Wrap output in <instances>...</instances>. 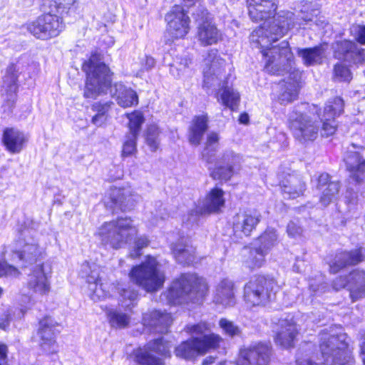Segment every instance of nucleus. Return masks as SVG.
<instances>
[{
    "instance_id": "8fccbe9b",
    "label": "nucleus",
    "mask_w": 365,
    "mask_h": 365,
    "mask_svg": "<svg viewBox=\"0 0 365 365\" xmlns=\"http://www.w3.org/2000/svg\"><path fill=\"white\" fill-rule=\"evenodd\" d=\"M137 361L142 365H164L158 358L152 355L149 351H140L136 355Z\"/></svg>"
},
{
    "instance_id": "412c9836",
    "label": "nucleus",
    "mask_w": 365,
    "mask_h": 365,
    "mask_svg": "<svg viewBox=\"0 0 365 365\" xmlns=\"http://www.w3.org/2000/svg\"><path fill=\"white\" fill-rule=\"evenodd\" d=\"M351 144L344 155V160L349 173V179L359 185L365 181V159Z\"/></svg>"
},
{
    "instance_id": "c9c22d12",
    "label": "nucleus",
    "mask_w": 365,
    "mask_h": 365,
    "mask_svg": "<svg viewBox=\"0 0 365 365\" xmlns=\"http://www.w3.org/2000/svg\"><path fill=\"white\" fill-rule=\"evenodd\" d=\"M207 115L195 116L189 128L188 139L190 143L194 145L200 144L202 138L208 128Z\"/></svg>"
},
{
    "instance_id": "2eb2a0df",
    "label": "nucleus",
    "mask_w": 365,
    "mask_h": 365,
    "mask_svg": "<svg viewBox=\"0 0 365 365\" xmlns=\"http://www.w3.org/2000/svg\"><path fill=\"white\" fill-rule=\"evenodd\" d=\"M225 61L217 55V50L209 51L205 58L203 68V87L207 89L220 86L222 76H224Z\"/></svg>"
},
{
    "instance_id": "680f3d73",
    "label": "nucleus",
    "mask_w": 365,
    "mask_h": 365,
    "mask_svg": "<svg viewBox=\"0 0 365 365\" xmlns=\"http://www.w3.org/2000/svg\"><path fill=\"white\" fill-rule=\"evenodd\" d=\"M287 231L289 236L296 237L297 235H300V233L302 232V228L299 226H298L295 222H290L287 225Z\"/></svg>"
},
{
    "instance_id": "2f4dec72",
    "label": "nucleus",
    "mask_w": 365,
    "mask_h": 365,
    "mask_svg": "<svg viewBox=\"0 0 365 365\" xmlns=\"http://www.w3.org/2000/svg\"><path fill=\"white\" fill-rule=\"evenodd\" d=\"M26 141L24 133L17 129L7 128L4 130L2 143L11 153H19Z\"/></svg>"
},
{
    "instance_id": "f8f14e48",
    "label": "nucleus",
    "mask_w": 365,
    "mask_h": 365,
    "mask_svg": "<svg viewBox=\"0 0 365 365\" xmlns=\"http://www.w3.org/2000/svg\"><path fill=\"white\" fill-rule=\"evenodd\" d=\"M272 350L269 343L255 342L240 350L237 365H269Z\"/></svg>"
},
{
    "instance_id": "e433bc0d",
    "label": "nucleus",
    "mask_w": 365,
    "mask_h": 365,
    "mask_svg": "<svg viewBox=\"0 0 365 365\" xmlns=\"http://www.w3.org/2000/svg\"><path fill=\"white\" fill-rule=\"evenodd\" d=\"M324 51L322 45L312 48H297V56L302 58L303 63L307 66L322 63L324 57Z\"/></svg>"
},
{
    "instance_id": "b1692460",
    "label": "nucleus",
    "mask_w": 365,
    "mask_h": 365,
    "mask_svg": "<svg viewBox=\"0 0 365 365\" xmlns=\"http://www.w3.org/2000/svg\"><path fill=\"white\" fill-rule=\"evenodd\" d=\"M334 55L337 59L354 64L363 63L365 61L364 49L348 40L336 43Z\"/></svg>"
},
{
    "instance_id": "ea45409f",
    "label": "nucleus",
    "mask_w": 365,
    "mask_h": 365,
    "mask_svg": "<svg viewBox=\"0 0 365 365\" xmlns=\"http://www.w3.org/2000/svg\"><path fill=\"white\" fill-rule=\"evenodd\" d=\"M298 95V83L297 80L292 82H284L280 86L278 101L281 104H287L294 101Z\"/></svg>"
},
{
    "instance_id": "bb28decb",
    "label": "nucleus",
    "mask_w": 365,
    "mask_h": 365,
    "mask_svg": "<svg viewBox=\"0 0 365 365\" xmlns=\"http://www.w3.org/2000/svg\"><path fill=\"white\" fill-rule=\"evenodd\" d=\"M256 245L252 242L249 245L245 246L240 252L242 264L252 270L262 267L265 263V257L267 255Z\"/></svg>"
},
{
    "instance_id": "c85d7f7f",
    "label": "nucleus",
    "mask_w": 365,
    "mask_h": 365,
    "mask_svg": "<svg viewBox=\"0 0 365 365\" xmlns=\"http://www.w3.org/2000/svg\"><path fill=\"white\" fill-rule=\"evenodd\" d=\"M213 302L224 307H232L235 304V284L232 280L223 279L216 285Z\"/></svg>"
},
{
    "instance_id": "338daca9",
    "label": "nucleus",
    "mask_w": 365,
    "mask_h": 365,
    "mask_svg": "<svg viewBox=\"0 0 365 365\" xmlns=\"http://www.w3.org/2000/svg\"><path fill=\"white\" fill-rule=\"evenodd\" d=\"M107 120V115L96 114L92 118V123L97 126L102 125Z\"/></svg>"
},
{
    "instance_id": "58836bf2",
    "label": "nucleus",
    "mask_w": 365,
    "mask_h": 365,
    "mask_svg": "<svg viewBox=\"0 0 365 365\" xmlns=\"http://www.w3.org/2000/svg\"><path fill=\"white\" fill-rule=\"evenodd\" d=\"M176 260L182 264H190L195 259V249L187 245L178 242L172 246Z\"/></svg>"
},
{
    "instance_id": "5701e85b",
    "label": "nucleus",
    "mask_w": 365,
    "mask_h": 365,
    "mask_svg": "<svg viewBox=\"0 0 365 365\" xmlns=\"http://www.w3.org/2000/svg\"><path fill=\"white\" fill-rule=\"evenodd\" d=\"M127 117L129 120V133L125 135V140L123 145L122 155L123 157L132 155L136 152L137 138L141 125L144 121L143 114L138 111L128 113Z\"/></svg>"
},
{
    "instance_id": "79ce46f5",
    "label": "nucleus",
    "mask_w": 365,
    "mask_h": 365,
    "mask_svg": "<svg viewBox=\"0 0 365 365\" xmlns=\"http://www.w3.org/2000/svg\"><path fill=\"white\" fill-rule=\"evenodd\" d=\"M220 100L225 106L234 110L239 104L240 94L233 88L226 86L222 89L220 98H218V101Z\"/></svg>"
},
{
    "instance_id": "09e8293b",
    "label": "nucleus",
    "mask_w": 365,
    "mask_h": 365,
    "mask_svg": "<svg viewBox=\"0 0 365 365\" xmlns=\"http://www.w3.org/2000/svg\"><path fill=\"white\" fill-rule=\"evenodd\" d=\"M219 325L223 331L230 337L238 336L241 334L240 328L227 319H221Z\"/></svg>"
},
{
    "instance_id": "c03bdc74",
    "label": "nucleus",
    "mask_w": 365,
    "mask_h": 365,
    "mask_svg": "<svg viewBox=\"0 0 365 365\" xmlns=\"http://www.w3.org/2000/svg\"><path fill=\"white\" fill-rule=\"evenodd\" d=\"M318 11L317 9H312L311 4L304 5L301 9L300 15L299 18H294V25L301 26L302 24H308L309 22L315 21Z\"/></svg>"
},
{
    "instance_id": "dca6fc26",
    "label": "nucleus",
    "mask_w": 365,
    "mask_h": 365,
    "mask_svg": "<svg viewBox=\"0 0 365 365\" xmlns=\"http://www.w3.org/2000/svg\"><path fill=\"white\" fill-rule=\"evenodd\" d=\"M195 18L199 22L197 28V39L202 46L217 43L221 38L220 31L211 21V16L207 9L199 8L194 13Z\"/></svg>"
},
{
    "instance_id": "20e7f679",
    "label": "nucleus",
    "mask_w": 365,
    "mask_h": 365,
    "mask_svg": "<svg viewBox=\"0 0 365 365\" xmlns=\"http://www.w3.org/2000/svg\"><path fill=\"white\" fill-rule=\"evenodd\" d=\"M319 348L326 365H347L351 360L347 335L341 329L330 327L319 334Z\"/></svg>"
},
{
    "instance_id": "69168bd1",
    "label": "nucleus",
    "mask_w": 365,
    "mask_h": 365,
    "mask_svg": "<svg viewBox=\"0 0 365 365\" xmlns=\"http://www.w3.org/2000/svg\"><path fill=\"white\" fill-rule=\"evenodd\" d=\"M207 329V324L205 323L197 324L188 327L190 332L197 334H203Z\"/></svg>"
},
{
    "instance_id": "603ef678",
    "label": "nucleus",
    "mask_w": 365,
    "mask_h": 365,
    "mask_svg": "<svg viewBox=\"0 0 365 365\" xmlns=\"http://www.w3.org/2000/svg\"><path fill=\"white\" fill-rule=\"evenodd\" d=\"M109 317L113 327H125L129 323V317L125 314L113 311L109 313Z\"/></svg>"
},
{
    "instance_id": "9b49d317",
    "label": "nucleus",
    "mask_w": 365,
    "mask_h": 365,
    "mask_svg": "<svg viewBox=\"0 0 365 365\" xmlns=\"http://www.w3.org/2000/svg\"><path fill=\"white\" fill-rule=\"evenodd\" d=\"M33 233L34 231L29 228L20 230L19 244L21 248L13 252V261L21 262L24 267L36 262L42 253L36 240L33 237Z\"/></svg>"
},
{
    "instance_id": "4c0bfd02",
    "label": "nucleus",
    "mask_w": 365,
    "mask_h": 365,
    "mask_svg": "<svg viewBox=\"0 0 365 365\" xmlns=\"http://www.w3.org/2000/svg\"><path fill=\"white\" fill-rule=\"evenodd\" d=\"M253 242L257 244L267 255L277 244L278 235L274 228L268 227Z\"/></svg>"
},
{
    "instance_id": "13d9d810",
    "label": "nucleus",
    "mask_w": 365,
    "mask_h": 365,
    "mask_svg": "<svg viewBox=\"0 0 365 365\" xmlns=\"http://www.w3.org/2000/svg\"><path fill=\"white\" fill-rule=\"evenodd\" d=\"M113 102L108 101L106 103H95L92 105L91 109L96 112V114L107 115V113L110 109Z\"/></svg>"
},
{
    "instance_id": "f3484780",
    "label": "nucleus",
    "mask_w": 365,
    "mask_h": 365,
    "mask_svg": "<svg viewBox=\"0 0 365 365\" xmlns=\"http://www.w3.org/2000/svg\"><path fill=\"white\" fill-rule=\"evenodd\" d=\"M79 274L89 284L91 299L93 301L101 300L109 296V292L106 290L107 284L100 282V267L97 264L85 262L81 265Z\"/></svg>"
},
{
    "instance_id": "72a5a7b5",
    "label": "nucleus",
    "mask_w": 365,
    "mask_h": 365,
    "mask_svg": "<svg viewBox=\"0 0 365 365\" xmlns=\"http://www.w3.org/2000/svg\"><path fill=\"white\" fill-rule=\"evenodd\" d=\"M282 192L285 197L294 199L304 195L306 184L297 175H289L281 184Z\"/></svg>"
},
{
    "instance_id": "f03ea898",
    "label": "nucleus",
    "mask_w": 365,
    "mask_h": 365,
    "mask_svg": "<svg viewBox=\"0 0 365 365\" xmlns=\"http://www.w3.org/2000/svg\"><path fill=\"white\" fill-rule=\"evenodd\" d=\"M98 56L93 55L88 61L83 66L87 73L83 96L86 98H96L106 93L110 88V94L115 97L117 103L123 108H128L138 103V96L135 91L128 88L121 83L110 86L108 76L109 68L104 63L98 61Z\"/></svg>"
},
{
    "instance_id": "4be33fe9",
    "label": "nucleus",
    "mask_w": 365,
    "mask_h": 365,
    "mask_svg": "<svg viewBox=\"0 0 365 365\" xmlns=\"http://www.w3.org/2000/svg\"><path fill=\"white\" fill-rule=\"evenodd\" d=\"M344 110V101L336 97L329 101L324 109V113L320 117L323 122L322 135L328 137L333 135L336 129L335 117L339 115Z\"/></svg>"
},
{
    "instance_id": "7ed1b4c3",
    "label": "nucleus",
    "mask_w": 365,
    "mask_h": 365,
    "mask_svg": "<svg viewBox=\"0 0 365 365\" xmlns=\"http://www.w3.org/2000/svg\"><path fill=\"white\" fill-rule=\"evenodd\" d=\"M207 292L208 285L204 278L187 273L173 282L167 298L173 304H200Z\"/></svg>"
},
{
    "instance_id": "473e14b6",
    "label": "nucleus",
    "mask_w": 365,
    "mask_h": 365,
    "mask_svg": "<svg viewBox=\"0 0 365 365\" xmlns=\"http://www.w3.org/2000/svg\"><path fill=\"white\" fill-rule=\"evenodd\" d=\"M279 329L277 330L275 342L284 348L294 346V341L297 334L296 324L287 319H281L279 322Z\"/></svg>"
},
{
    "instance_id": "e2e57ef3",
    "label": "nucleus",
    "mask_w": 365,
    "mask_h": 365,
    "mask_svg": "<svg viewBox=\"0 0 365 365\" xmlns=\"http://www.w3.org/2000/svg\"><path fill=\"white\" fill-rule=\"evenodd\" d=\"M219 140V135L217 133L212 132L208 134L205 146H216L217 148V143Z\"/></svg>"
},
{
    "instance_id": "49530a36",
    "label": "nucleus",
    "mask_w": 365,
    "mask_h": 365,
    "mask_svg": "<svg viewBox=\"0 0 365 365\" xmlns=\"http://www.w3.org/2000/svg\"><path fill=\"white\" fill-rule=\"evenodd\" d=\"M160 130L156 125H150L146 131L145 140L151 151H156L160 145Z\"/></svg>"
},
{
    "instance_id": "a19ab883",
    "label": "nucleus",
    "mask_w": 365,
    "mask_h": 365,
    "mask_svg": "<svg viewBox=\"0 0 365 365\" xmlns=\"http://www.w3.org/2000/svg\"><path fill=\"white\" fill-rule=\"evenodd\" d=\"M17 77L16 67L14 65L9 66L6 69V74L4 77V87H6V91L9 93L10 98L8 100L9 106H12L14 102V93L17 89Z\"/></svg>"
},
{
    "instance_id": "0e129e2a",
    "label": "nucleus",
    "mask_w": 365,
    "mask_h": 365,
    "mask_svg": "<svg viewBox=\"0 0 365 365\" xmlns=\"http://www.w3.org/2000/svg\"><path fill=\"white\" fill-rule=\"evenodd\" d=\"M155 64V59L150 56H145L142 61V69L143 71H149L154 67Z\"/></svg>"
},
{
    "instance_id": "c756f323",
    "label": "nucleus",
    "mask_w": 365,
    "mask_h": 365,
    "mask_svg": "<svg viewBox=\"0 0 365 365\" xmlns=\"http://www.w3.org/2000/svg\"><path fill=\"white\" fill-rule=\"evenodd\" d=\"M363 258L361 248L350 252H339L329 264L330 272L335 274L348 265H355L363 261Z\"/></svg>"
},
{
    "instance_id": "6ab92c4d",
    "label": "nucleus",
    "mask_w": 365,
    "mask_h": 365,
    "mask_svg": "<svg viewBox=\"0 0 365 365\" xmlns=\"http://www.w3.org/2000/svg\"><path fill=\"white\" fill-rule=\"evenodd\" d=\"M242 162V158L239 154L232 150H226L219 159V165L211 173V176L215 180L227 181L239 173Z\"/></svg>"
},
{
    "instance_id": "3c124183",
    "label": "nucleus",
    "mask_w": 365,
    "mask_h": 365,
    "mask_svg": "<svg viewBox=\"0 0 365 365\" xmlns=\"http://www.w3.org/2000/svg\"><path fill=\"white\" fill-rule=\"evenodd\" d=\"M334 79L338 81L349 82L352 78L349 69L340 63L334 66Z\"/></svg>"
},
{
    "instance_id": "bf43d9fd",
    "label": "nucleus",
    "mask_w": 365,
    "mask_h": 365,
    "mask_svg": "<svg viewBox=\"0 0 365 365\" xmlns=\"http://www.w3.org/2000/svg\"><path fill=\"white\" fill-rule=\"evenodd\" d=\"M11 321V311L7 309L0 315V329L6 330Z\"/></svg>"
},
{
    "instance_id": "37998d69",
    "label": "nucleus",
    "mask_w": 365,
    "mask_h": 365,
    "mask_svg": "<svg viewBox=\"0 0 365 365\" xmlns=\"http://www.w3.org/2000/svg\"><path fill=\"white\" fill-rule=\"evenodd\" d=\"M118 292L121 297L122 306L129 308L138 298V292L129 284H121L118 288Z\"/></svg>"
},
{
    "instance_id": "f257e3e1",
    "label": "nucleus",
    "mask_w": 365,
    "mask_h": 365,
    "mask_svg": "<svg viewBox=\"0 0 365 365\" xmlns=\"http://www.w3.org/2000/svg\"><path fill=\"white\" fill-rule=\"evenodd\" d=\"M248 14L255 22L264 21L262 26L250 35L252 46L262 48L266 62L264 68L270 73L281 75L292 68L293 54L288 41L273 45L294 28V13L280 11L276 13V0H247Z\"/></svg>"
},
{
    "instance_id": "0eeeda50",
    "label": "nucleus",
    "mask_w": 365,
    "mask_h": 365,
    "mask_svg": "<svg viewBox=\"0 0 365 365\" xmlns=\"http://www.w3.org/2000/svg\"><path fill=\"white\" fill-rule=\"evenodd\" d=\"M277 286L272 279L259 276L251 279L244 287V300L248 307L264 306L275 299Z\"/></svg>"
},
{
    "instance_id": "4d7b16f0",
    "label": "nucleus",
    "mask_w": 365,
    "mask_h": 365,
    "mask_svg": "<svg viewBox=\"0 0 365 365\" xmlns=\"http://www.w3.org/2000/svg\"><path fill=\"white\" fill-rule=\"evenodd\" d=\"M216 152V146H205L202 152V158L207 163H212L215 160Z\"/></svg>"
},
{
    "instance_id": "423d86ee",
    "label": "nucleus",
    "mask_w": 365,
    "mask_h": 365,
    "mask_svg": "<svg viewBox=\"0 0 365 365\" xmlns=\"http://www.w3.org/2000/svg\"><path fill=\"white\" fill-rule=\"evenodd\" d=\"M159 266L155 258L148 257L145 262L132 269L130 277L148 292H155L163 287L165 281V274Z\"/></svg>"
},
{
    "instance_id": "cd10ccee",
    "label": "nucleus",
    "mask_w": 365,
    "mask_h": 365,
    "mask_svg": "<svg viewBox=\"0 0 365 365\" xmlns=\"http://www.w3.org/2000/svg\"><path fill=\"white\" fill-rule=\"evenodd\" d=\"M143 323L150 331L163 334L168 332L172 317L169 313L154 310L143 315Z\"/></svg>"
},
{
    "instance_id": "774afa93",
    "label": "nucleus",
    "mask_w": 365,
    "mask_h": 365,
    "mask_svg": "<svg viewBox=\"0 0 365 365\" xmlns=\"http://www.w3.org/2000/svg\"><path fill=\"white\" fill-rule=\"evenodd\" d=\"M356 193L352 192V190L351 187H347L346 194L347 202L349 204H355L356 202Z\"/></svg>"
},
{
    "instance_id": "f704fd0d",
    "label": "nucleus",
    "mask_w": 365,
    "mask_h": 365,
    "mask_svg": "<svg viewBox=\"0 0 365 365\" xmlns=\"http://www.w3.org/2000/svg\"><path fill=\"white\" fill-rule=\"evenodd\" d=\"M348 286L353 301L365 297V271L356 269L351 272Z\"/></svg>"
},
{
    "instance_id": "6e6552de",
    "label": "nucleus",
    "mask_w": 365,
    "mask_h": 365,
    "mask_svg": "<svg viewBox=\"0 0 365 365\" xmlns=\"http://www.w3.org/2000/svg\"><path fill=\"white\" fill-rule=\"evenodd\" d=\"M27 30L36 38L47 40L59 35L64 28L63 19L51 8L48 13L39 16L26 26Z\"/></svg>"
},
{
    "instance_id": "aec40b11",
    "label": "nucleus",
    "mask_w": 365,
    "mask_h": 365,
    "mask_svg": "<svg viewBox=\"0 0 365 365\" xmlns=\"http://www.w3.org/2000/svg\"><path fill=\"white\" fill-rule=\"evenodd\" d=\"M167 31L173 39L184 38L190 30V18L184 9L175 5L166 14Z\"/></svg>"
},
{
    "instance_id": "39448f33",
    "label": "nucleus",
    "mask_w": 365,
    "mask_h": 365,
    "mask_svg": "<svg viewBox=\"0 0 365 365\" xmlns=\"http://www.w3.org/2000/svg\"><path fill=\"white\" fill-rule=\"evenodd\" d=\"M138 234V229L130 217H118L105 222L98 230L101 243L118 250L128 244Z\"/></svg>"
},
{
    "instance_id": "a18cd8bd",
    "label": "nucleus",
    "mask_w": 365,
    "mask_h": 365,
    "mask_svg": "<svg viewBox=\"0 0 365 365\" xmlns=\"http://www.w3.org/2000/svg\"><path fill=\"white\" fill-rule=\"evenodd\" d=\"M76 0H54L53 4L50 6L54 10V13L63 19L71 11L75 9Z\"/></svg>"
},
{
    "instance_id": "393cba45",
    "label": "nucleus",
    "mask_w": 365,
    "mask_h": 365,
    "mask_svg": "<svg viewBox=\"0 0 365 365\" xmlns=\"http://www.w3.org/2000/svg\"><path fill=\"white\" fill-rule=\"evenodd\" d=\"M46 269L43 264L36 266L28 276L29 289L39 294H46L50 291V268Z\"/></svg>"
},
{
    "instance_id": "052dcab7",
    "label": "nucleus",
    "mask_w": 365,
    "mask_h": 365,
    "mask_svg": "<svg viewBox=\"0 0 365 365\" xmlns=\"http://www.w3.org/2000/svg\"><path fill=\"white\" fill-rule=\"evenodd\" d=\"M349 281V275L347 277H339L336 278L333 282V288L335 290H339L343 288H347L349 289L348 283Z\"/></svg>"
},
{
    "instance_id": "9d476101",
    "label": "nucleus",
    "mask_w": 365,
    "mask_h": 365,
    "mask_svg": "<svg viewBox=\"0 0 365 365\" xmlns=\"http://www.w3.org/2000/svg\"><path fill=\"white\" fill-rule=\"evenodd\" d=\"M220 338L215 334L204 335L202 338H192L182 342L175 349L177 357L190 360L207 349L219 345Z\"/></svg>"
},
{
    "instance_id": "1a4fd4ad",
    "label": "nucleus",
    "mask_w": 365,
    "mask_h": 365,
    "mask_svg": "<svg viewBox=\"0 0 365 365\" xmlns=\"http://www.w3.org/2000/svg\"><path fill=\"white\" fill-rule=\"evenodd\" d=\"M288 124L294 138L301 143L313 142L318 137L319 125L307 115L293 110L289 114Z\"/></svg>"
},
{
    "instance_id": "6e6d98bb",
    "label": "nucleus",
    "mask_w": 365,
    "mask_h": 365,
    "mask_svg": "<svg viewBox=\"0 0 365 365\" xmlns=\"http://www.w3.org/2000/svg\"><path fill=\"white\" fill-rule=\"evenodd\" d=\"M19 270L14 266L9 264L6 262H0V277L14 276L19 274Z\"/></svg>"
},
{
    "instance_id": "5fc2aeb1",
    "label": "nucleus",
    "mask_w": 365,
    "mask_h": 365,
    "mask_svg": "<svg viewBox=\"0 0 365 365\" xmlns=\"http://www.w3.org/2000/svg\"><path fill=\"white\" fill-rule=\"evenodd\" d=\"M351 34L360 44H365V26L354 25L351 28Z\"/></svg>"
},
{
    "instance_id": "a878e982",
    "label": "nucleus",
    "mask_w": 365,
    "mask_h": 365,
    "mask_svg": "<svg viewBox=\"0 0 365 365\" xmlns=\"http://www.w3.org/2000/svg\"><path fill=\"white\" fill-rule=\"evenodd\" d=\"M317 181V187L322 191L320 202L323 206L327 207L338 200L341 188L339 181H331L327 173L321 174Z\"/></svg>"
},
{
    "instance_id": "7c9ffc66",
    "label": "nucleus",
    "mask_w": 365,
    "mask_h": 365,
    "mask_svg": "<svg viewBox=\"0 0 365 365\" xmlns=\"http://www.w3.org/2000/svg\"><path fill=\"white\" fill-rule=\"evenodd\" d=\"M110 198L113 204L121 210H131L135 202L139 199V196L135 195L128 188L111 189Z\"/></svg>"
},
{
    "instance_id": "4468645a",
    "label": "nucleus",
    "mask_w": 365,
    "mask_h": 365,
    "mask_svg": "<svg viewBox=\"0 0 365 365\" xmlns=\"http://www.w3.org/2000/svg\"><path fill=\"white\" fill-rule=\"evenodd\" d=\"M225 202L223 190L218 187L212 189L196 208L190 211L188 221L190 223H197L201 215L219 212L225 206Z\"/></svg>"
},
{
    "instance_id": "ddd939ff",
    "label": "nucleus",
    "mask_w": 365,
    "mask_h": 365,
    "mask_svg": "<svg viewBox=\"0 0 365 365\" xmlns=\"http://www.w3.org/2000/svg\"><path fill=\"white\" fill-rule=\"evenodd\" d=\"M58 324L51 317H46L39 321L36 340L39 347L46 354L50 355L58 352Z\"/></svg>"
},
{
    "instance_id": "864d4df0",
    "label": "nucleus",
    "mask_w": 365,
    "mask_h": 365,
    "mask_svg": "<svg viewBox=\"0 0 365 365\" xmlns=\"http://www.w3.org/2000/svg\"><path fill=\"white\" fill-rule=\"evenodd\" d=\"M148 245L149 240L145 236H140L135 239L133 250L130 252V257L136 258L139 257L141 255L140 250Z\"/></svg>"
},
{
    "instance_id": "de8ad7c7",
    "label": "nucleus",
    "mask_w": 365,
    "mask_h": 365,
    "mask_svg": "<svg viewBox=\"0 0 365 365\" xmlns=\"http://www.w3.org/2000/svg\"><path fill=\"white\" fill-rule=\"evenodd\" d=\"M148 349L163 356L170 355V346L168 343H164L163 338H158L149 342Z\"/></svg>"
},
{
    "instance_id": "a211bd4d",
    "label": "nucleus",
    "mask_w": 365,
    "mask_h": 365,
    "mask_svg": "<svg viewBox=\"0 0 365 365\" xmlns=\"http://www.w3.org/2000/svg\"><path fill=\"white\" fill-rule=\"evenodd\" d=\"M261 212L256 209L240 211L232 219V229L235 235L249 237L256 230L262 220Z\"/></svg>"
}]
</instances>
